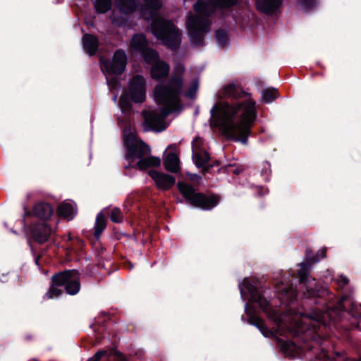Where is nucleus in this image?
<instances>
[{
  "label": "nucleus",
  "mask_w": 361,
  "mask_h": 361,
  "mask_svg": "<svg viewBox=\"0 0 361 361\" xmlns=\"http://www.w3.org/2000/svg\"><path fill=\"white\" fill-rule=\"evenodd\" d=\"M215 37L217 44L220 47L225 46L228 42V35L224 30H217L215 32Z\"/></svg>",
  "instance_id": "2f4dec72"
},
{
  "label": "nucleus",
  "mask_w": 361,
  "mask_h": 361,
  "mask_svg": "<svg viewBox=\"0 0 361 361\" xmlns=\"http://www.w3.org/2000/svg\"><path fill=\"white\" fill-rule=\"evenodd\" d=\"M240 290L242 295H250L251 300L257 303L267 317L276 323L277 330L282 327L280 317L276 310L271 308L269 302L259 293L254 281L245 279L240 285Z\"/></svg>",
  "instance_id": "0eeeda50"
},
{
  "label": "nucleus",
  "mask_w": 361,
  "mask_h": 361,
  "mask_svg": "<svg viewBox=\"0 0 361 361\" xmlns=\"http://www.w3.org/2000/svg\"><path fill=\"white\" fill-rule=\"evenodd\" d=\"M249 322L255 326L265 336H267L269 334V330L265 326L264 321L259 317L255 315L250 316L249 318Z\"/></svg>",
  "instance_id": "c85d7f7f"
},
{
  "label": "nucleus",
  "mask_w": 361,
  "mask_h": 361,
  "mask_svg": "<svg viewBox=\"0 0 361 361\" xmlns=\"http://www.w3.org/2000/svg\"><path fill=\"white\" fill-rule=\"evenodd\" d=\"M141 54L145 61L152 66L159 61L158 52L152 49L147 48Z\"/></svg>",
  "instance_id": "c756f323"
},
{
  "label": "nucleus",
  "mask_w": 361,
  "mask_h": 361,
  "mask_svg": "<svg viewBox=\"0 0 361 361\" xmlns=\"http://www.w3.org/2000/svg\"><path fill=\"white\" fill-rule=\"evenodd\" d=\"M58 273L51 276V283L43 295L44 300H53L59 298L63 294L62 285L57 282Z\"/></svg>",
  "instance_id": "f3484780"
},
{
  "label": "nucleus",
  "mask_w": 361,
  "mask_h": 361,
  "mask_svg": "<svg viewBox=\"0 0 361 361\" xmlns=\"http://www.w3.org/2000/svg\"><path fill=\"white\" fill-rule=\"evenodd\" d=\"M57 282L64 287L67 294L75 295L80 290V274L75 269L58 272Z\"/></svg>",
  "instance_id": "9d476101"
},
{
  "label": "nucleus",
  "mask_w": 361,
  "mask_h": 361,
  "mask_svg": "<svg viewBox=\"0 0 361 361\" xmlns=\"http://www.w3.org/2000/svg\"><path fill=\"white\" fill-rule=\"evenodd\" d=\"M109 218L114 223H121L123 221V215L120 209L113 208L109 214Z\"/></svg>",
  "instance_id": "72a5a7b5"
},
{
  "label": "nucleus",
  "mask_w": 361,
  "mask_h": 361,
  "mask_svg": "<svg viewBox=\"0 0 361 361\" xmlns=\"http://www.w3.org/2000/svg\"><path fill=\"white\" fill-rule=\"evenodd\" d=\"M82 46L84 50L90 56H93L96 54L99 47L98 39L92 35L85 34L82 37Z\"/></svg>",
  "instance_id": "6ab92c4d"
},
{
  "label": "nucleus",
  "mask_w": 361,
  "mask_h": 361,
  "mask_svg": "<svg viewBox=\"0 0 361 361\" xmlns=\"http://www.w3.org/2000/svg\"><path fill=\"white\" fill-rule=\"evenodd\" d=\"M201 141L200 137H195V139L192 142V145H195V142Z\"/></svg>",
  "instance_id": "ea45409f"
},
{
  "label": "nucleus",
  "mask_w": 361,
  "mask_h": 361,
  "mask_svg": "<svg viewBox=\"0 0 361 361\" xmlns=\"http://www.w3.org/2000/svg\"><path fill=\"white\" fill-rule=\"evenodd\" d=\"M33 215L40 219L47 220L54 213L52 207L45 202L36 204L32 209Z\"/></svg>",
  "instance_id": "a211bd4d"
},
{
  "label": "nucleus",
  "mask_w": 361,
  "mask_h": 361,
  "mask_svg": "<svg viewBox=\"0 0 361 361\" xmlns=\"http://www.w3.org/2000/svg\"><path fill=\"white\" fill-rule=\"evenodd\" d=\"M329 316V311L322 312L314 310L308 315H301L300 321H298L295 317L294 318L295 324H291L289 330L295 334H299L304 332L305 329H310L312 326L316 331V329L320 328L321 326H326Z\"/></svg>",
  "instance_id": "6e6552de"
},
{
  "label": "nucleus",
  "mask_w": 361,
  "mask_h": 361,
  "mask_svg": "<svg viewBox=\"0 0 361 361\" xmlns=\"http://www.w3.org/2000/svg\"><path fill=\"white\" fill-rule=\"evenodd\" d=\"M311 254V250L307 249L306 257L309 263L300 264V269L298 270V276L301 286L300 288L302 290H305V292L303 293L305 298L321 297L326 293V290L325 289H320L316 286L317 283L315 279L311 278L309 274V267L312 264L316 263L319 262L320 259H324L326 257V248L322 247L319 249L316 256L312 257H310Z\"/></svg>",
  "instance_id": "39448f33"
},
{
  "label": "nucleus",
  "mask_w": 361,
  "mask_h": 361,
  "mask_svg": "<svg viewBox=\"0 0 361 361\" xmlns=\"http://www.w3.org/2000/svg\"><path fill=\"white\" fill-rule=\"evenodd\" d=\"M106 220L104 215L99 212L96 217L95 224L94 226V236L96 238H99L103 232V231L106 228Z\"/></svg>",
  "instance_id": "a878e982"
},
{
  "label": "nucleus",
  "mask_w": 361,
  "mask_h": 361,
  "mask_svg": "<svg viewBox=\"0 0 361 361\" xmlns=\"http://www.w3.org/2000/svg\"><path fill=\"white\" fill-rule=\"evenodd\" d=\"M124 142L126 148L125 158L129 162L128 166L126 168H130L132 163L136 159L147 156L150 154L151 149L142 140H137L136 136L133 133L126 134L124 135Z\"/></svg>",
  "instance_id": "1a4fd4ad"
},
{
  "label": "nucleus",
  "mask_w": 361,
  "mask_h": 361,
  "mask_svg": "<svg viewBox=\"0 0 361 361\" xmlns=\"http://www.w3.org/2000/svg\"><path fill=\"white\" fill-rule=\"evenodd\" d=\"M76 214L75 205L71 202H63L58 208V214L60 217L71 220Z\"/></svg>",
  "instance_id": "4be33fe9"
},
{
  "label": "nucleus",
  "mask_w": 361,
  "mask_h": 361,
  "mask_svg": "<svg viewBox=\"0 0 361 361\" xmlns=\"http://www.w3.org/2000/svg\"><path fill=\"white\" fill-rule=\"evenodd\" d=\"M346 361H361V358L359 360H355L354 358H347Z\"/></svg>",
  "instance_id": "58836bf2"
},
{
  "label": "nucleus",
  "mask_w": 361,
  "mask_h": 361,
  "mask_svg": "<svg viewBox=\"0 0 361 361\" xmlns=\"http://www.w3.org/2000/svg\"><path fill=\"white\" fill-rule=\"evenodd\" d=\"M30 230L31 237L40 244L47 242L52 233L51 228L45 223L35 224Z\"/></svg>",
  "instance_id": "ddd939ff"
},
{
  "label": "nucleus",
  "mask_w": 361,
  "mask_h": 361,
  "mask_svg": "<svg viewBox=\"0 0 361 361\" xmlns=\"http://www.w3.org/2000/svg\"><path fill=\"white\" fill-rule=\"evenodd\" d=\"M111 20L113 23H117L118 25H121L125 24L126 18L123 16H121V18L118 19L116 17L114 13H113L111 15Z\"/></svg>",
  "instance_id": "c9c22d12"
},
{
  "label": "nucleus",
  "mask_w": 361,
  "mask_h": 361,
  "mask_svg": "<svg viewBox=\"0 0 361 361\" xmlns=\"http://www.w3.org/2000/svg\"><path fill=\"white\" fill-rule=\"evenodd\" d=\"M185 66L178 63L174 66L171 76L159 83L153 89L152 97L154 102L160 106L157 110H144L142 111L143 122L142 127L145 132H161L166 128V118L172 113H180L183 109L182 97L190 99L195 97L198 81L195 80L185 91Z\"/></svg>",
  "instance_id": "f03ea898"
},
{
  "label": "nucleus",
  "mask_w": 361,
  "mask_h": 361,
  "mask_svg": "<svg viewBox=\"0 0 361 361\" xmlns=\"http://www.w3.org/2000/svg\"><path fill=\"white\" fill-rule=\"evenodd\" d=\"M160 164L161 160L159 157L152 156L147 157H143L138 160L133 167L140 171H145L149 167L159 166Z\"/></svg>",
  "instance_id": "aec40b11"
},
{
  "label": "nucleus",
  "mask_w": 361,
  "mask_h": 361,
  "mask_svg": "<svg viewBox=\"0 0 361 361\" xmlns=\"http://www.w3.org/2000/svg\"><path fill=\"white\" fill-rule=\"evenodd\" d=\"M282 0H256V7L262 13L271 15L281 6Z\"/></svg>",
  "instance_id": "dca6fc26"
},
{
  "label": "nucleus",
  "mask_w": 361,
  "mask_h": 361,
  "mask_svg": "<svg viewBox=\"0 0 361 361\" xmlns=\"http://www.w3.org/2000/svg\"><path fill=\"white\" fill-rule=\"evenodd\" d=\"M236 2L237 0H199L194 5V10L198 14H190L186 20L190 43L198 47L204 45V36L211 30V21L208 16L216 7H230Z\"/></svg>",
  "instance_id": "7ed1b4c3"
},
{
  "label": "nucleus",
  "mask_w": 361,
  "mask_h": 361,
  "mask_svg": "<svg viewBox=\"0 0 361 361\" xmlns=\"http://www.w3.org/2000/svg\"><path fill=\"white\" fill-rule=\"evenodd\" d=\"M120 106L123 109L125 107L128 108V102L125 101L123 97L120 98L119 100Z\"/></svg>",
  "instance_id": "4c0bfd02"
},
{
  "label": "nucleus",
  "mask_w": 361,
  "mask_h": 361,
  "mask_svg": "<svg viewBox=\"0 0 361 361\" xmlns=\"http://www.w3.org/2000/svg\"><path fill=\"white\" fill-rule=\"evenodd\" d=\"M143 2L140 8V16L146 20H152V33L170 49H177L181 43V32L171 20L157 16L161 7V0H143Z\"/></svg>",
  "instance_id": "20e7f679"
},
{
  "label": "nucleus",
  "mask_w": 361,
  "mask_h": 361,
  "mask_svg": "<svg viewBox=\"0 0 361 361\" xmlns=\"http://www.w3.org/2000/svg\"><path fill=\"white\" fill-rule=\"evenodd\" d=\"M336 282L340 286H344L349 283V280L346 276H339L336 279Z\"/></svg>",
  "instance_id": "e433bc0d"
},
{
  "label": "nucleus",
  "mask_w": 361,
  "mask_h": 361,
  "mask_svg": "<svg viewBox=\"0 0 361 361\" xmlns=\"http://www.w3.org/2000/svg\"><path fill=\"white\" fill-rule=\"evenodd\" d=\"M130 47L135 51L143 52L147 49V40L145 35L142 34H135L131 39Z\"/></svg>",
  "instance_id": "393cba45"
},
{
  "label": "nucleus",
  "mask_w": 361,
  "mask_h": 361,
  "mask_svg": "<svg viewBox=\"0 0 361 361\" xmlns=\"http://www.w3.org/2000/svg\"><path fill=\"white\" fill-rule=\"evenodd\" d=\"M105 356H107L108 360L114 361H126V357L120 352L113 350L109 354L106 351H99L94 354V355L90 358L88 361H100L101 359Z\"/></svg>",
  "instance_id": "412c9836"
},
{
  "label": "nucleus",
  "mask_w": 361,
  "mask_h": 361,
  "mask_svg": "<svg viewBox=\"0 0 361 361\" xmlns=\"http://www.w3.org/2000/svg\"><path fill=\"white\" fill-rule=\"evenodd\" d=\"M300 6L304 9H310L317 4L316 0H298Z\"/></svg>",
  "instance_id": "f704fd0d"
},
{
  "label": "nucleus",
  "mask_w": 361,
  "mask_h": 361,
  "mask_svg": "<svg viewBox=\"0 0 361 361\" xmlns=\"http://www.w3.org/2000/svg\"><path fill=\"white\" fill-rule=\"evenodd\" d=\"M120 13L124 16L133 13L136 10L135 0H115Z\"/></svg>",
  "instance_id": "5701e85b"
},
{
  "label": "nucleus",
  "mask_w": 361,
  "mask_h": 361,
  "mask_svg": "<svg viewBox=\"0 0 361 361\" xmlns=\"http://www.w3.org/2000/svg\"><path fill=\"white\" fill-rule=\"evenodd\" d=\"M166 170L172 173H177L180 169L179 159L176 154L169 153L164 159Z\"/></svg>",
  "instance_id": "b1692460"
},
{
  "label": "nucleus",
  "mask_w": 361,
  "mask_h": 361,
  "mask_svg": "<svg viewBox=\"0 0 361 361\" xmlns=\"http://www.w3.org/2000/svg\"><path fill=\"white\" fill-rule=\"evenodd\" d=\"M279 97V92L275 88H267L262 91V99L265 103H271Z\"/></svg>",
  "instance_id": "7c9ffc66"
},
{
  "label": "nucleus",
  "mask_w": 361,
  "mask_h": 361,
  "mask_svg": "<svg viewBox=\"0 0 361 361\" xmlns=\"http://www.w3.org/2000/svg\"><path fill=\"white\" fill-rule=\"evenodd\" d=\"M127 57L125 51L118 49L115 51L111 61H102V70L109 75L122 74L126 67Z\"/></svg>",
  "instance_id": "9b49d317"
},
{
  "label": "nucleus",
  "mask_w": 361,
  "mask_h": 361,
  "mask_svg": "<svg viewBox=\"0 0 361 361\" xmlns=\"http://www.w3.org/2000/svg\"><path fill=\"white\" fill-rule=\"evenodd\" d=\"M112 6L111 0H95L94 7L97 13H106L111 10Z\"/></svg>",
  "instance_id": "bb28decb"
},
{
  "label": "nucleus",
  "mask_w": 361,
  "mask_h": 361,
  "mask_svg": "<svg viewBox=\"0 0 361 361\" xmlns=\"http://www.w3.org/2000/svg\"><path fill=\"white\" fill-rule=\"evenodd\" d=\"M193 160L195 165L200 168L203 167L209 160V155L205 151H198L193 154Z\"/></svg>",
  "instance_id": "cd10ccee"
},
{
  "label": "nucleus",
  "mask_w": 361,
  "mask_h": 361,
  "mask_svg": "<svg viewBox=\"0 0 361 361\" xmlns=\"http://www.w3.org/2000/svg\"><path fill=\"white\" fill-rule=\"evenodd\" d=\"M220 99H245L233 104H216L211 110L218 120L223 133L228 137L247 144L251 129L257 118L256 102L251 94L238 83L224 85L218 92Z\"/></svg>",
  "instance_id": "f257e3e1"
},
{
  "label": "nucleus",
  "mask_w": 361,
  "mask_h": 361,
  "mask_svg": "<svg viewBox=\"0 0 361 361\" xmlns=\"http://www.w3.org/2000/svg\"><path fill=\"white\" fill-rule=\"evenodd\" d=\"M149 175L154 180L157 188L161 190H168L175 183V178L169 174L152 170L149 171Z\"/></svg>",
  "instance_id": "4468645a"
},
{
  "label": "nucleus",
  "mask_w": 361,
  "mask_h": 361,
  "mask_svg": "<svg viewBox=\"0 0 361 361\" xmlns=\"http://www.w3.org/2000/svg\"><path fill=\"white\" fill-rule=\"evenodd\" d=\"M128 94L132 101L137 104L143 103L146 99L147 82L140 75H134L128 82Z\"/></svg>",
  "instance_id": "f8f14e48"
},
{
  "label": "nucleus",
  "mask_w": 361,
  "mask_h": 361,
  "mask_svg": "<svg viewBox=\"0 0 361 361\" xmlns=\"http://www.w3.org/2000/svg\"><path fill=\"white\" fill-rule=\"evenodd\" d=\"M358 319H359V322H361V314H360V315L358 316Z\"/></svg>",
  "instance_id": "a19ab883"
},
{
  "label": "nucleus",
  "mask_w": 361,
  "mask_h": 361,
  "mask_svg": "<svg viewBox=\"0 0 361 361\" xmlns=\"http://www.w3.org/2000/svg\"><path fill=\"white\" fill-rule=\"evenodd\" d=\"M177 186L185 201L195 207L211 210L219 204L218 195L197 192L191 185L185 182H178Z\"/></svg>",
  "instance_id": "423d86ee"
},
{
  "label": "nucleus",
  "mask_w": 361,
  "mask_h": 361,
  "mask_svg": "<svg viewBox=\"0 0 361 361\" xmlns=\"http://www.w3.org/2000/svg\"><path fill=\"white\" fill-rule=\"evenodd\" d=\"M281 349L285 353L290 355H293L294 353H297L296 345L293 342L289 341H287L282 344Z\"/></svg>",
  "instance_id": "473e14b6"
},
{
  "label": "nucleus",
  "mask_w": 361,
  "mask_h": 361,
  "mask_svg": "<svg viewBox=\"0 0 361 361\" xmlns=\"http://www.w3.org/2000/svg\"><path fill=\"white\" fill-rule=\"evenodd\" d=\"M169 71V65L163 61H159L152 66L150 75L152 79L161 81L168 77Z\"/></svg>",
  "instance_id": "2eb2a0df"
}]
</instances>
